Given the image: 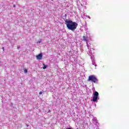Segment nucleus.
Wrapping results in <instances>:
<instances>
[{
    "label": "nucleus",
    "instance_id": "obj_9",
    "mask_svg": "<svg viewBox=\"0 0 129 129\" xmlns=\"http://www.w3.org/2000/svg\"><path fill=\"white\" fill-rule=\"evenodd\" d=\"M42 65H43V69H46V68H47V65H45V63H42Z\"/></svg>",
    "mask_w": 129,
    "mask_h": 129
},
{
    "label": "nucleus",
    "instance_id": "obj_17",
    "mask_svg": "<svg viewBox=\"0 0 129 129\" xmlns=\"http://www.w3.org/2000/svg\"><path fill=\"white\" fill-rule=\"evenodd\" d=\"M66 129H72V128L69 127V128H66Z\"/></svg>",
    "mask_w": 129,
    "mask_h": 129
},
{
    "label": "nucleus",
    "instance_id": "obj_1",
    "mask_svg": "<svg viewBox=\"0 0 129 129\" xmlns=\"http://www.w3.org/2000/svg\"><path fill=\"white\" fill-rule=\"evenodd\" d=\"M64 22L67 25V27L68 29L69 30H71V31H72V32H74V31H75V30H76L77 28V26H78V24H77V23L68 19L64 20Z\"/></svg>",
    "mask_w": 129,
    "mask_h": 129
},
{
    "label": "nucleus",
    "instance_id": "obj_15",
    "mask_svg": "<svg viewBox=\"0 0 129 129\" xmlns=\"http://www.w3.org/2000/svg\"><path fill=\"white\" fill-rule=\"evenodd\" d=\"M43 93L42 92H39V94L41 95V94H42Z\"/></svg>",
    "mask_w": 129,
    "mask_h": 129
},
{
    "label": "nucleus",
    "instance_id": "obj_20",
    "mask_svg": "<svg viewBox=\"0 0 129 129\" xmlns=\"http://www.w3.org/2000/svg\"><path fill=\"white\" fill-rule=\"evenodd\" d=\"M49 112H50V110L49 111Z\"/></svg>",
    "mask_w": 129,
    "mask_h": 129
},
{
    "label": "nucleus",
    "instance_id": "obj_5",
    "mask_svg": "<svg viewBox=\"0 0 129 129\" xmlns=\"http://www.w3.org/2000/svg\"><path fill=\"white\" fill-rule=\"evenodd\" d=\"M86 44H87V47L89 50V51H88V52H89V51H90L91 54H92L91 53V50H91V49H93V48H92V44H91V43H88V42H87Z\"/></svg>",
    "mask_w": 129,
    "mask_h": 129
},
{
    "label": "nucleus",
    "instance_id": "obj_13",
    "mask_svg": "<svg viewBox=\"0 0 129 129\" xmlns=\"http://www.w3.org/2000/svg\"><path fill=\"white\" fill-rule=\"evenodd\" d=\"M87 18H88L89 19H91L90 17L89 16H86Z\"/></svg>",
    "mask_w": 129,
    "mask_h": 129
},
{
    "label": "nucleus",
    "instance_id": "obj_4",
    "mask_svg": "<svg viewBox=\"0 0 129 129\" xmlns=\"http://www.w3.org/2000/svg\"><path fill=\"white\" fill-rule=\"evenodd\" d=\"M99 96V94L95 91L93 94V102H97V99H98V96Z\"/></svg>",
    "mask_w": 129,
    "mask_h": 129
},
{
    "label": "nucleus",
    "instance_id": "obj_3",
    "mask_svg": "<svg viewBox=\"0 0 129 129\" xmlns=\"http://www.w3.org/2000/svg\"><path fill=\"white\" fill-rule=\"evenodd\" d=\"M88 55H89L91 57V59L92 60V65H94V66L95 67H97V64L95 63V59H94V56L93 55V54H91L90 53V51H89V52H88Z\"/></svg>",
    "mask_w": 129,
    "mask_h": 129
},
{
    "label": "nucleus",
    "instance_id": "obj_6",
    "mask_svg": "<svg viewBox=\"0 0 129 129\" xmlns=\"http://www.w3.org/2000/svg\"><path fill=\"white\" fill-rule=\"evenodd\" d=\"M36 58L37 60H42V58H43V55H42V53H40L39 55L36 56Z\"/></svg>",
    "mask_w": 129,
    "mask_h": 129
},
{
    "label": "nucleus",
    "instance_id": "obj_7",
    "mask_svg": "<svg viewBox=\"0 0 129 129\" xmlns=\"http://www.w3.org/2000/svg\"><path fill=\"white\" fill-rule=\"evenodd\" d=\"M83 41H85V42H86V43L88 42V39L87 38V37L86 36H83Z\"/></svg>",
    "mask_w": 129,
    "mask_h": 129
},
{
    "label": "nucleus",
    "instance_id": "obj_10",
    "mask_svg": "<svg viewBox=\"0 0 129 129\" xmlns=\"http://www.w3.org/2000/svg\"><path fill=\"white\" fill-rule=\"evenodd\" d=\"M92 120L93 121V122L94 121H97V119H96V118H94L93 119H92Z\"/></svg>",
    "mask_w": 129,
    "mask_h": 129
},
{
    "label": "nucleus",
    "instance_id": "obj_8",
    "mask_svg": "<svg viewBox=\"0 0 129 129\" xmlns=\"http://www.w3.org/2000/svg\"><path fill=\"white\" fill-rule=\"evenodd\" d=\"M93 123L95 125H97V127H96V128H97L98 127V125H99V123H98V121L97 120L94 121Z\"/></svg>",
    "mask_w": 129,
    "mask_h": 129
},
{
    "label": "nucleus",
    "instance_id": "obj_14",
    "mask_svg": "<svg viewBox=\"0 0 129 129\" xmlns=\"http://www.w3.org/2000/svg\"><path fill=\"white\" fill-rule=\"evenodd\" d=\"M2 49L3 50V52H5V47H2Z\"/></svg>",
    "mask_w": 129,
    "mask_h": 129
},
{
    "label": "nucleus",
    "instance_id": "obj_19",
    "mask_svg": "<svg viewBox=\"0 0 129 129\" xmlns=\"http://www.w3.org/2000/svg\"><path fill=\"white\" fill-rule=\"evenodd\" d=\"M27 126H29V125H27Z\"/></svg>",
    "mask_w": 129,
    "mask_h": 129
},
{
    "label": "nucleus",
    "instance_id": "obj_12",
    "mask_svg": "<svg viewBox=\"0 0 129 129\" xmlns=\"http://www.w3.org/2000/svg\"><path fill=\"white\" fill-rule=\"evenodd\" d=\"M24 72H25V73H28V70H24Z\"/></svg>",
    "mask_w": 129,
    "mask_h": 129
},
{
    "label": "nucleus",
    "instance_id": "obj_11",
    "mask_svg": "<svg viewBox=\"0 0 129 129\" xmlns=\"http://www.w3.org/2000/svg\"><path fill=\"white\" fill-rule=\"evenodd\" d=\"M42 42V39H39L38 40V41L37 42V43H41Z\"/></svg>",
    "mask_w": 129,
    "mask_h": 129
},
{
    "label": "nucleus",
    "instance_id": "obj_2",
    "mask_svg": "<svg viewBox=\"0 0 129 129\" xmlns=\"http://www.w3.org/2000/svg\"><path fill=\"white\" fill-rule=\"evenodd\" d=\"M88 81L93 82L97 84V83H98V79L94 75H91L89 77Z\"/></svg>",
    "mask_w": 129,
    "mask_h": 129
},
{
    "label": "nucleus",
    "instance_id": "obj_16",
    "mask_svg": "<svg viewBox=\"0 0 129 129\" xmlns=\"http://www.w3.org/2000/svg\"><path fill=\"white\" fill-rule=\"evenodd\" d=\"M13 7H14V8H16V5H14Z\"/></svg>",
    "mask_w": 129,
    "mask_h": 129
},
{
    "label": "nucleus",
    "instance_id": "obj_18",
    "mask_svg": "<svg viewBox=\"0 0 129 129\" xmlns=\"http://www.w3.org/2000/svg\"><path fill=\"white\" fill-rule=\"evenodd\" d=\"M19 48H20V47L18 46V49H19Z\"/></svg>",
    "mask_w": 129,
    "mask_h": 129
}]
</instances>
